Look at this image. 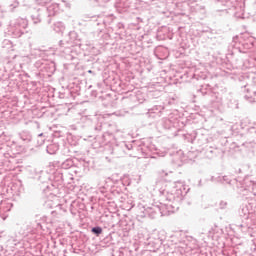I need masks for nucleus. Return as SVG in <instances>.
Masks as SVG:
<instances>
[{"label": "nucleus", "mask_w": 256, "mask_h": 256, "mask_svg": "<svg viewBox=\"0 0 256 256\" xmlns=\"http://www.w3.org/2000/svg\"><path fill=\"white\" fill-rule=\"evenodd\" d=\"M189 192L187 186L182 181L174 182L171 187L161 188L160 193V205L151 204L147 206L143 203L137 205L138 217H149L155 219L158 215L166 217L175 213L179 209V203L183 200L185 195Z\"/></svg>", "instance_id": "nucleus-1"}, {"label": "nucleus", "mask_w": 256, "mask_h": 256, "mask_svg": "<svg viewBox=\"0 0 256 256\" xmlns=\"http://www.w3.org/2000/svg\"><path fill=\"white\" fill-rule=\"evenodd\" d=\"M135 141L133 142H119L116 143L112 147V155H116L117 157H123V155H128L129 151H133V149H137V146H135Z\"/></svg>", "instance_id": "nucleus-2"}, {"label": "nucleus", "mask_w": 256, "mask_h": 256, "mask_svg": "<svg viewBox=\"0 0 256 256\" xmlns=\"http://www.w3.org/2000/svg\"><path fill=\"white\" fill-rule=\"evenodd\" d=\"M27 19L25 18H18L12 23L11 31L14 37H21L25 34V29H27Z\"/></svg>", "instance_id": "nucleus-3"}, {"label": "nucleus", "mask_w": 256, "mask_h": 256, "mask_svg": "<svg viewBox=\"0 0 256 256\" xmlns=\"http://www.w3.org/2000/svg\"><path fill=\"white\" fill-rule=\"evenodd\" d=\"M54 183L50 185H46L43 191L45 193H49V191H53V189H57L58 185H63V172L61 170H57L53 173Z\"/></svg>", "instance_id": "nucleus-4"}, {"label": "nucleus", "mask_w": 256, "mask_h": 256, "mask_svg": "<svg viewBox=\"0 0 256 256\" xmlns=\"http://www.w3.org/2000/svg\"><path fill=\"white\" fill-rule=\"evenodd\" d=\"M50 169H71V167H75V162L73 159L68 158L65 161H53L49 163Z\"/></svg>", "instance_id": "nucleus-5"}, {"label": "nucleus", "mask_w": 256, "mask_h": 256, "mask_svg": "<svg viewBox=\"0 0 256 256\" xmlns=\"http://www.w3.org/2000/svg\"><path fill=\"white\" fill-rule=\"evenodd\" d=\"M46 11L48 13V19H47V24L51 25L53 18L57 14V11H59V4L57 3H52L46 7Z\"/></svg>", "instance_id": "nucleus-6"}, {"label": "nucleus", "mask_w": 256, "mask_h": 256, "mask_svg": "<svg viewBox=\"0 0 256 256\" xmlns=\"http://www.w3.org/2000/svg\"><path fill=\"white\" fill-rule=\"evenodd\" d=\"M71 47H73V41H59V49L62 53H65V55H69V53H71Z\"/></svg>", "instance_id": "nucleus-7"}, {"label": "nucleus", "mask_w": 256, "mask_h": 256, "mask_svg": "<svg viewBox=\"0 0 256 256\" xmlns=\"http://www.w3.org/2000/svg\"><path fill=\"white\" fill-rule=\"evenodd\" d=\"M46 151L49 155H55L59 151V143L52 142L46 146Z\"/></svg>", "instance_id": "nucleus-8"}, {"label": "nucleus", "mask_w": 256, "mask_h": 256, "mask_svg": "<svg viewBox=\"0 0 256 256\" xmlns=\"http://www.w3.org/2000/svg\"><path fill=\"white\" fill-rule=\"evenodd\" d=\"M42 17H43V11H41V10H35L31 14V19H32L34 25H37L38 23H41Z\"/></svg>", "instance_id": "nucleus-9"}, {"label": "nucleus", "mask_w": 256, "mask_h": 256, "mask_svg": "<svg viewBox=\"0 0 256 256\" xmlns=\"http://www.w3.org/2000/svg\"><path fill=\"white\" fill-rule=\"evenodd\" d=\"M19 136L23 143H31V141H33V136L29 131H23L19 134Z\"/></svg>", "instance_id": "nucleus-10"}, {"label": "nucleus", "mask_w": 256, "mask_h": 256, "mask_svg": "<svg viewBox=\"0 0 256 256\" xmlns=\"http://www.w3.org/2000/svg\"><path fill=\"white\" fill-rule=\"evenodd\" d=\"M247 93L244 96V99H246V101H249V103H255L256 102V90L250 91L249 89H247Z\"/></svg>", "instance_id": "nucleus-11"}, {"label": "nucleus", "mask_w": 256, "mask_h": 256, "mask_svg": "<svg viewBox=\"0 0 256 256\" xmlns=\"http://www.w3.org/2000/svg\"><path fill=\"white\" fill-rule=\"evenodd\" d=\"M211 107H213V109H217L218 111H222L223 100L221 98H216L215 100H212Z\"/></svg>", "instance_id": "nucleus-12"}, {"label": "nucleus", "mask_w": 256, "mask_h": 256, "mask_svg": "<svg viewBox=\"0 0 256 256\" xmlns=\"http://www.w3.org/2000/svg\"><path fill=\"white\" fill-rule=\"evenodd\" d=\"M43 69L46 71V73H48V76L51 77V75H53V73L56 71L55 63L50 62L49 64H45Z\"/></svg>", "instance_id": "nucleus-13"}, {"label": "nucleus", "mask_w": 256, "mask_h": 256, "mask_svg": "<svg viewBox=\"0 0 256 256\" xmlns=\"http://www.w3.org/2000/svg\"><path fill=\"white\" fill-rule=\"evenodd\" d=\"M52 29L56 33H62V31H65V25L63 24V22H54Z\"/></svg>", "instance_id": "nucleus-14"}, {"label": "nucleus", "mask_w": 256, "mask_h": 256, "mask_svg": "<svg viewBox=\"0 0 256 256\" xmlns=\"http://www.w3.org/2000/svg\"><path fill=\"white\" fill-rule=\"evenodd\" d=\"M92 235H95V237H101L103 235V228L101 226H94L91 228Z\"/></svg>", "instance_id": "nucleus-15"}, {"label": "nucleus", "mask_w": 256, "mask_h": 256, "mask_svg": "<svg viewBox=\"0 0 256 256\" xmlns=\"http://www.w3.org/2000/svg\"><path fill=\"white\" fill-rule=\"evenodd\" d=\"M112 195H114V197H119V195H123V190L119 187H117L116 185H113L110 189Z\"/></svg>", "instance_id": "nucleus-16"}, {"label": "nucleus", "mask_w": 256, "mask_h": 256, "mask_svg": "<svg viewBox=\"0 0 256 256\" xmlns=\"http://www.w3.org/2000/svg\"><path fill=\"white\" fill-rule=\"evenodd\" d=\"M239 215L240 217H243V219H249V209L247 208V206L241 208V210L239 211Z\"/></svg>", "instance_id": "nucleus-17"}, {"label": "nucleus", "mask_w": 256, "mask_h": 256, "mask_svg": "<svg viewBox=\"0 0 256 256\" xmlns=\"http://www.w3.org/2000/svg\"><path fill=\"white\" fill-rule=\"evenodd\" d=\"M148 115L149 117H152L153 119H155L156 117H161V111L156 112L155 108H152L148 111Z\"/></svg>", "instance_id": "nucleus-18"}, {"label": "nucleus", "mask_w": 256, "mask_h": 256, "mask_svg": "<svg viewBox=\"0 0 256 256\" xmlns=\"http://www.w3.org/2000/svg\"><path fill=\"white\" fill-rule=\"evenodd\" d=\"M37 143L41 147V145H45V135L43 133L38 134Z\"/></svg>", "instance_id": "nucleus-19"}, {"label": "nucleus", "mask_w": 256, "mask_h": 256, "mask_svg": "<svg viewBox=\"0 0 256 256\" xmlns=\"http://www.w3.org/2000/svg\"><path fill=\"white\" fill-rule=\"evenodd\" d=\"M194 11H196L197 13H205V6L201 5V4H196L194 6Z\"/></svg>", "instance_id": "nucleus-20"}, {"label": "nucleus", "mask_w": 256, "mask_h": 256, "mask_svg": "<svg viewBox=\"0 0 256 256\" xmlns=\"http://www.w3.org/2000/svg\"><path fill=\"white\" fill-rule=\"evenodd\" d=\"M162 243L161 239H157L156 242H149V245H154V249H159Z\"/></svg>", "instance_id": "nucleus-21"}, {"label": "nucleus", "mask_w": 256, "mask_h": 256, "mask_svg": "<svg viewBox=\"0 0 256 256\" xmlns=\"http://www.w3.org/2000/svg\"><path fill=\"white\" fill-rule=\"evenodd\" d=\"M210 181L212 183H222V176H212Z\"/></svg>", "instance_id": "nucleus-22"}, {"label": "nucleus", "mask_w": 256, "mask_h": 256, "mask_svg": "<svg viewBox=\"0 0 256 256\" xmlns=\"http://www.w3.org/2000/svg\"><path fill=\"white\" fill-rule=\"evenodd\" d=\"M222 183H227L228 185H231V180L228 176H222Z\"/></svg>", "instance_id": "nucleus-23"}, {"label": "nucleus", "mask_w": 256, "mask_h": 256, "mask_svg": "<svg viewBox=\"0 0 256 256\" xmlns=\"http://www.w3.org/2000/svg\"><path fill=\"white\" fill-rule=\"evenodd\" d=\"M219 207L220 209H227V201H220Z\"/></svg>", "instance_id": "nucleus-24"}, {"label": "nucleus", "mask_w": 256, "mask_h": 256, "mask_svg": "<svg viewBox=\"0 0 256 256\" xmlns=\"http://www.w3.org/2000/svg\"><path fill=\"white\" fill-rule=\"evenodd\" d=\"M215 3H221L224 7L227 6V3H229V0H214Z\"/></svg>", "instance_id": "nucleus-25"}, {"label": "nucleus", "mask_w": 256, "mask_h": 256, "mask_svg": "<svg viewBox=\"0 0 256 256\" xmlns=\"http://www.w3.org/2000/svg\"><path fill=\"white\" fill-rule=\"evenodd\" d=\"M17 7H19V3L18 2H14L13 4H11L9 6L10 11H13V9H17Z\"/></svg>", "instance_id": "nucleus-26"}, {"label": "nucleus", "mask_w": 256, "mask_h": 256, "mask_svg": "<svg viewBox=\"0 0 256 256\" xmlns=\"http://www.w3.org/2000/svg\"><path fill=\"white\" fill-rule=\"evenodd\" d=\"M93 1L94 3H98V5H103V3H107V1L109 0H91Z\"/></svg>", "instance_id": "nucleus-27"}, {"label": "nucleus", "mask_w": 256, "mask_h": 256, "mask_svg": "<svg viewBox=\"0 0 256 256\" xmlns=\"http://www.w3.org/2000/svg\"><path fill=\"white\" fill-rule=\"evenodd\" d=\"M100 193L104 194L107 193V187L103 186L99 188Z\"/></svg>", "instance_id": "nucleus-28"}, {"label": "nucleus", "mask_w": 256, "mask_h": 256, "mask_svg": "<svg viewBox=\"0 0 256 256\" xmlns=\"http://www.w3.org/2000/svg\"><path fill=\"white\" fill-rule=\"evenodd\" d=\"M5 205H7V202L6 201H1V203H0V211H1V209H3V207H5Z\"/></svg>", "instance_id": "nucleus-29"}, {"label": "nucleus", "mask_w": 256, "mask_h": 256, "mask_svg": "<svg viewBox=\"0 0 256 256\" xmlns=\"http://www.w3.org/2000/svg\"><path fill=\"white\" fill-rule=\"evenodd\" d=\"M127 256H135V253L133 251H129ZM136 256H139V255H136Z\"/></svg>", "instance_id": "nucleus-30"}, {"label": "nucleus", "mask_w": 256, "mask_h": 256, "mask_svg": "<svg viewBox=\"0 0 256 256\" xmlns=\"http://www.w3.org/2000/svg\"><path fill=\"white\" fill-rule=\"evenodd\" d=\"M237 227L239 228V229H243V227H245L243 224H240V225H237Z\"/></svg>", "instance_id": "nucleus-31"}, {"label": "nucleus", "mask_w": 256, "mask_h": 256, "mask_svg": "<svg viewBox=\"0 0 256 256\" xmlns=\"http://www.w3.org/2000/svg\"><path fill=\"white\" fill-rule=\"evenodd\" d=\"M202 95H207V91L203 92V89L200 90Z\"/></svg>", "instance_id": "nucleus-32"}, {"label": "nucleus", "mask_w": 256, "mask_h": 256, "mask_svg": "<svg viewBox=\"0 0 256 256\" xmlns=\"http://www.w3.org/2000/svg\"><path fill=\"white\" fill-rule=\"evenodd\" d=\"M96 131H101V126L95 128Z\"/></svg>", "instance_id": "nucleus-33"}, {"label": "nucleus", "mask_w": 256, "mask_h": 256, "mask_svg": "<svg viewBox=\"0 0 256 256\" xmlns=\"http://www.w3.org/2000/svg\"><path fill=\"white\" fill-rule=\"evenodd\" d=\"M236 173H242L241 168H239V169L236 171Z\"/></svg>", "instance_id": "nucleus-34"}, {"label": "nucleus", "mask_w": 256, "mask_h": 256, "mask_svg": "<svg viewBox=\"0 0 256 256\" xmlns=\"http://www.w3.org/2000/svg\"><path fill=\"white\" fill-rule=\"evenodd\" d=\"M248 48L251 49V47H253V44H247Z\"/></svg>", "instance_id": "nucleus-35"}, {"label": "nucleus", "mask_w": 256, "mask_h": 256, "mask_svg": "<svg viewBox=\"0 0 256 256\" xmlns=\"http://www.w3.org/2000/svg\"><path fill=\"white\" fill-rule=\"evenodd\" d=\"M109 181H111V178H108L107 181H106V183H109Z\"/></svg>", "instance_id": "nucleus-36"}, {"label": "nucleus", "mask_w": 256, "mask_h": 256, "mask_svg": "<svg viewBox=\"0 0 256 256\" xmlns=\"http://www.w3.org/2000/svg\"><path fill=\"white\" fill-rule=\"evenodd\" d=\"M142 153H145V149L141 148Z\"/></svg>", "instance_id": "nucleus-37"}, {"label": "nucleus", "mask_w": 256, "mask_h": 256, "mask_svg": "<svg viewBox=\"0 0 256 256\" xmlns=\"http://www.w3.org/2000/svg\"><path fill=\"white\" fill-rule=\"evenodd\" d=\"M88 73H93V70H88Z\"/></svg>", "instance_id": "nucleus-38"}, {"label": "nucleus", "mask_w": 256, "mask_h": 256, "mask_svg": "<svg viewBox=\"0 0 256 256\" xmlns=\"http://www.w3.org/2000/svg\"><path fill=\"white\" fill-rule=\"evenodd\" d=\"M11 210V208H8V209H6V210H3V211H10Z\"/></svg>", "instance_id": "nucleus-39"}, {"label": "nucleus", "mask_w": 256, "mask_h": 256, "mask_svg": "<svg viewBox=\"0 0 256 256\" xmlns=\"http://www.w3.org/2000/svg\"><path fill=\"white\" fill-rule=\"evenodd\" d=\"M200 187H201V180L199 181V184H198Z\"/></svg>", "instance_id": "nucleus-40"}, {"label": "nucleus", "mask_w": 256, "mask_h": 256, "mask_svg": "<svg viewBox=\"0 0 256 256\" xmlns=\"http://www.w3.org/2000/svg\"><path fill=\"white\" fill-rule=\"evenodd\" d=\"M209 153H213V150H209Z\"/></svg>", "instance_id": "nucleus-41"}, {"label": "nucleus", "mask_w": 256, "mask_h": 256, "mask_svg": "<svg viewBox=\"0 0 256 256\" xmlns=\"http://www.w3.org/2000/svg\"><path fill=\"white\" fill-rule=\"evenodd\" d=\"M236 109H239V106H237V104H236Z\"/></svg>", "instance_id": "nucleus-42"}, {"label": "nucleus", "mask_w": 256, "mask_h": 256, "mask_svg": "<svg viewBox=\"0 0 256 256\" xmlns=\"http://www.w3.org/2000/svg\"><path fill=\"white\" fill-rule=\"evenodd\" d=\"M150 1H155V0H150Z\"/></svg>", "instance_id": "nucleus-43"}, {"label": "nucleus", "mask_w": 256, "mask_h": 256, "mask_svg": "<svg viewBox=\"0 0 256 256\" xmlns=\"http://www.w3.org/2000/svg\"><path fill=\"white\" fill-rule=\"evenodd\" d=\"M255 133H256V130H255Z\"/></svg>", "instance_id": "nucleus-44"}]
</instances>
